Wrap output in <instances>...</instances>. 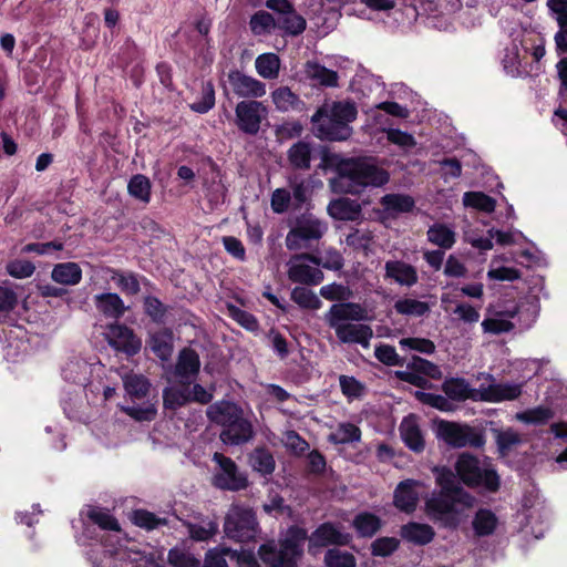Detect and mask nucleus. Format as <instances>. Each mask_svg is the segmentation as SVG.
I'll use <instances>...</instances> for the list:
<instances>
[{"label": "nucleus", "instance_id": "9b49d317", "mask_svg": "<svg viewBox=\"0 0 567 567\" xmlns=\"http://www.w3.org/2000/svg\"><path fill=\"white\" fill-rule=\"evenodd\" d=\"M437 435L453 447H481L485 443L484 436L475 429L446 421L439 423Z\"/></svg>", "mask_w": 567, "mask_h": 567}, {"label": "nucleus", "instance_id": "e433bc0d", "mask_svg": "<svg viewBox=\"0 0 567 567\" xmlns=\"http://www.w3.org/2000/svg\"><path fill=\"white\" fill-rule=\"evenodd\" d=\"M361 440V430L348 422L339 423L329 434V442L333 444H349Z\"/></svg>", "mask_w": 567, "mask_h": 567}, {"label": "nucleus", "instance_id": "6ab92c4d", "mask_svg": "<svg viewBox=\"0 0 567 567\" xmlns=\"http://www.w3.org/2000/svg\"><path fill=\"white\" fill-rule=\"evenodd\" d=\"M254 435L251 422L244 416V412L233 420L220 433L224 443L239 445L248 442Z\"/></svg>", "mask_w": 567, "mask_h": 567}, {"label": "nucleus", "instance_id": "20e7f679", "mask_svg": "<svg viewBox=\"0 0 567 567\" xmlns=\"http://www.w3.org/2000/svg\"><path fill=\"white\" fill-rule=\"evenodd\" d=\"M357 117V109L350 102L324 103L312 115L313 133L320 140L343 141L351 135L350 123Z\"/></svg>", "mask_w": 567, "mask_h": 567}, {"label": "nucleus", "instance_id": "4d7b16f0", "mask_svg": "<svg viewBox=\"0 0 567 567\" xmlns=\"http://www.w3.org/2000/svg\"><path fill=\"white\" fill-rule=\"evenodd\" d=\"M249 24L254 34L261 35L270 33L276 27V21L269 12L258 11L251 17Z\"/></svg>", "mask_w": 567, "mask_h": 567}, {"label": "nucleus", "instance_id": "72a5a7b5", "mask_svg": "<svg viewBox=\"0 0 567 567\" xmlns=\"http://www.w3.org/2000/svg\"><path fill=\"white\" fill-rule=\"evenodd\" d=\"M95 306L100 312L110 318H118L125 311L123 300L112 292L95 296Z\"/></svg>", "mask_w": 567, "mask_h": 567}, {"label": "nucleus", "instance_id": "6e6d98bb", "mask_svg": "<svg viewBox=\"0 0 567 567\" xmlns=\"http://www.w3.org/2000/svg\"><path fill=\"white\" fill-rule=\"evenodd\" d=\"M250 462L254 470L264 475L271 474L275 470V460L272 455L264 449L255 450L250 456Z\"/></svg>", "mask_w": 567, "mask_h": 567}, {"label": "nucleus", "instance_id": "4c0bfd02", "mask_svg": "<svg viewBox=\"0 0 567 567\" xmlns=\"http://www.w3.org/2000/svg\"><path fill=\"white\" fill-rule=\"evenodd\" d=\"M384 209L391 214L409 213L414 208V199L409 195L388 194L382 197Z\"/></svg>", "mask_w": 567, "mask_h": 567}, {"label": "nucleus", "instance_id": "680f3d73", "mask_svg": "<svg viewBox=\"0 0 567 567\" xmlns=\"http://www.w3.org/2000/svg\"><path fill=\"white\" fill-rule=\"evenodd\" d=\"M522 442L520 435L513 429L496 432V443L502 455H506Z\"/></svg>", "mask_w": 567, "mask_h": 567}, {"label": "nucleus", "instance_id": "864d4df0", "mask_svg": "<svg viewBox=\"0 0 567 567\" xmlns=\"http://www.w3.org/2000/svg\"><path fill=\"white\" fill-rule=\"evenodd\" d=\"M498 258L494 257L491 260L489 270L487 271V278L491 280L498 281H514L520 277L518 269L513 267H504L498 265Z\"/></svg>", "mask_w": 567, "mask_h": 567}, {"label": "nucleus", "instance_id": "412c9836", "mask_svg": "<svg viewBox=\"0 0 567 567\" xmlns=\"http://www.w3.org/2000/svg\"><path fill=\"white\" fill-rule=\"evenodd\" d=\"M400 435L410 450L417 453L424 450V436L415 415L411 414L402 420L400 424Z\"/></svg>", "mask_w": 567, "mask_h": 567}, {"label": "nucleus", "instance_id": "f257e3e1", "mask_svg": "<svg viewBox=\"0 0 567 567\" xmlns=\"http://www.w3.org/2000/svg\"><path fill=\"white\" fill-rule=\"evenodd\" d=\"M434 473L441 491L426 499L425 512L434 522L456 527L475 506V497L457 484L450 468L435 467Z\"/></svg>", "mask_w": 567, "mask_h": 567}, {"label": "nucleus", "instance_id": "0e129e2a", "mask_svg": "<svg viewBox=\"0 0 567 567\" xmlns=\"http://www.w3.org/2000/svg\"><path fill=\"white\" fill-rule=\"evenodd\" d=\"M402 350L417 351L421 353H433L435 350L434 343L425 338H403L399 341Z\"/></svg>", "mask_w": 567, "mask_h": 567}, {"label": "nucleus", "instance_id": "5fc2aeb1", "mask_svg": "<svg viewBox=\"0 0 567 567\" xmlns=\"http://www.w3.org/2000/svg\"><path fill=\"white\" fill-rule=\"evenodd\" d=\"M164 405L167 409L175 410L190 401V392L184 388H166L163 392Z\"/></svg>", "mask_w": 567, "mask_h": 567}, {"label": "nucleus", "instance_id": "a19ab883", "mask_svg": "<svg viewBox=\"0 0 567 567\" xmlns=\"http://www.w3.org/2000/svg\"><path fill=\"white\" fill-rule=\"evenodd\" d=\"M427 238L432 244L450 249L455 243V233L446 225L435 224L429 228Z\"/></svg>", "mask_w": 567, "mask_h": 567}, {"label": "nucleus", "instance_id": "69168bd1", "mask_svg": "<svg viewBox=\"0 0 567 567\" xmlns=\"http://www.w3.org/2000/svg\"><path fill=\"white\" fill-rule=\"evenodd\" d=\"M228 312L229 316L245 329L249 331H257L259 329V323L251 313L233 305L228 306Z\"/></svg>", "mask_w": 567, "mask_h": 567}, {"label": "nucleus", "instance_id": "a18cd8bd", "mask_svg": "<svg viewBox=\"0 0 567 567\" xmlns=\"http://www.w3.org/2000/svg\"><path fill=\"white\" fill-rule=\"evenodd\" d=\"M123 383L126 393L132 399H142L146 396L150 390V383L147 379L140 374H126L123 378Z\"/></svg>", "mask_w": 567, "mask_h": 567}, {"label": "nucleus", "instance_id": "423d86ee", "mask_svg": "<svg viewBox=\"0 0 567 567\" xmlns=\"http://www.w3.org/2000/svg\"><path fill=\"white\" fill-rule=\"evenodd\" d=\"M455 470L464 484L480 486L494 492L499 486V477L487 458L480 460L471 454L458 456Z\"/></svg>", "mask_w": 567, "mask_h": 567}, {"label": "nucleus", "instance_id": "0eeeda50", "mask_svg": "<svg viewBox=\"0 0 567 567\" xmlns=\"http://www.w3.org/2000/svg\"><path fill=\"white\" fill-rule=\"evenodd\" d=\"M113 545H107L109 556L93 561L94 567H166L163 557H155L153 554L144 555L132 544L130 547L113 549Z\"/></svg>", "mask_w": 567, "mask_h": 567}, {"label": "nucleus", "instance_id": "473e14b6", "mask_svg": "<svg viewBox=\"0 0 567 567\" xmlns=\"http://www.w3.org/2000/svg\"><path fill=\"white\" fill-rule=\"evenodd\" d=\"M200 367L198 354L192 349H183L179 352L178 361L175 368V373L182 380L197 374Z\"/></svg>", "mask_w": 567, "mask_h": 567}, {"label": "nucleus", "instance_id": "de8ad7c7", "mask_svg": "<svg viewBox=\"0 0 567 567\" xmlns=\"http://www.w3.org/2000/svg\"><path fill=\"white\" fill-rule=\"evenodd\" d=\"M132 522L142 528L152 530L167 524V518L157 516L145 509H136L132 514Z\"/></svg>", "mask_w": 567, "mask_h": 567}, {"label": "nucleus", "instance_id": "f3484780", "mask_svg": "<svg viewBox=\"0 0 567 567\" xmlns=\"http://www.w3.org/2000/svg\"><path fill=\"white\" fill-rule=\"evenodd\" d=\"M233 92L239 97L257 99L266 94V84L238 70L227 75Z\"/></svg>", "mask_w": 567, "mask_h": 567}, {"label": "nucleus", "instance_id": "f8f14e48", "mask_svg": "<svg viewBox=\"0 0 567 567\" xmlns=\"http://www.w3.org/2000/svg\"><path fill=\"white\" fill-rule=\"evenodd\" d=\"M89 518L99 525L102 529L111 532L103 538V553L101 557H96L94 561L109 556L107 545L112 544L113 549H120L121 547H130L132 544L121 537V528L118 522L110 514L109 511L103 508H90L87 512Z\"/></svg>", "mask_w": 567, "mask_h": 567}, {"label": "nucleus", "instance_id": "b1692460", "mask_svg": "<svg viewBox=\"0 0 567 567\" xmlns=\"http://www.w3.org/2000/svg\"><path fill=\"white\" fill-rule=\"evenodd\" d=\"M385 278L392 279L401 286L411 287L417 282L415 268L400 260H390L384 265Z\"/></svg>", "mask_w": 567, "mask_h": 567}, {"label": "nucleus", "instance_id": "37998d69", "mask_svg": "<svg viewBox=\"0 0 567 567\" xmlns=\"http://www.w3.org/2000/svg\"><path fill=\"white\" fill-rule=\"evenodd\" d=\"M443 390L445 394L457 401H463L466 399L473 400V394L475 389H471L468 383L463 379H450L443 383Z\"/></svg>", "mask_w": 567, "mask_h": 567}, {"label": "nucleus", "instance_id": "1a4fd4ad", "mask_svg": "<svg viewBox=\"0 0 567 567\" xmlns=\"http://www.w3.org/2000/svg\"><path fill=\"white\" fill-rule=\"evenodd\" d=\"M327 230L328 226L324 221L313 215H302L288 231L285 239L286 247L289 250L307 249L312 241L320 240Z\"/></svg>", "mask_w": 567, "mask_h": 567}, {"label": "nucleus", "instance_id": "c756f323", "mask_svg": "<svg viewBox=\"0 0 567 567\" xmlns=\"http://www.w3.org/2000/svg\"><path fill=\"white\" fill-rule=\"evenodd\" d=\"M148 347L152 352L162 361H167L173 353V333L168 329L150 334Z\"/></svg>", "mask_w": 567, "mask_h": 567}, {"label": "nucleus", "instance_id": "7ed1b4c3", "mask_svg": "<svg viewBox=\"0 0 567 567\" xmlns=\"http://www.w3.org/2000/svg\"><path fill=\"white\" fill-rule=\"evenodd\" d=\"M389 173L369 158H343L337 164V176L330 181L336 193L359 194L365 187H381L389 182Z\"/></svg>", "mask_w": 567, "mask_h": 567}, {"label": "nucleus", "instance_id": "4be33fe9", "mask_svg": "<svg viewBox=\"0 0 567 567\" xmlns=\"http://www.w3.org/2000/svg\"><path fill=\"white\" fill-rule=\"evenodd\" d=\"M303 75L312 85L327 87H334L338 85V73L315 61H308L305 63Z\"/></svg>", "mask_w": 567, "mask_h": 567}, {"label": "nucleus", "instance_id": "393cba45", "mask_svg": "<svg viewBox=\"0 0 567 567\" xmlns=\"http://www.w3.org/2000/svg\"><path fill=\"white\" fill-rule=\"evenodd\" d=\"M244 411L237 404L229 401H218L207 409L208 419L223 427L236 420Z\"/></svg>", "mask_w": 567, "mask_h": 567}, {"label": "nucleus", "instance_id": "e2e57ef3", "mask_svg": "<svg viewBox=\"0 0 567 567\" xmlns=\"http://www.w3.org/2000/svg\"><path fill=\"white\" fill-rule=\"evenodd\" d=\"M279 23L290 34L297 35L306 29V20L292 9L281 16Z\"/></svg>", "mask_w": 567, "mask_h": 567}, {"label": "nucleus", "instance_id": "2eb2a0df", "mask_svg": "<svg viewBox=\"0 0 567 567\" xmlns=\"http://www.w3.org/2000/svg\"><path fill=\"white\" fill-rule=\"evenodd\" d=\"M523 383L492 382L481 384L473 394L474 401L502 402L516 400L522 394Z\"/></svg>", "mask_w": 567, "mask_h": 567}, {"label": "nucleus", "instance_id": "8fccbe9b", "mask_svg": "<svg viewBox=\"0 0 567 567\" xmlns=\"http://www.w3.org/2000/svg\"><path fill=\"white\" fill-rule=\"evenodd\" d=\"M497 525L496 516L488 509H480L474 518L473 526L480 536L492 534Z\"/></svg>", "mask_w": 567, "mask_h": 567}, {"label": "nucleus", "instance_id": "39448f33", "mask_svg": "<svg viewBox=\"0 0 567 567\" xmlns=\"http://www.w3.org/2000/svg\"><path fill=\"white\" fill-rule=\"evenodd\" d=\"M306 539L307 530L292 526L282 535L280 549H277L274 542H269L260 546L259 557L266 567H296V560L303 553Z\"/></svg>", "mask_w": 567, "mask_h": 567}, {"label": "nucleus", "instance_id": "2f4dec72", "mask_svg": "<svg viewBox=\"0 0 567 567\" xmlns=\"http://www.w3.org/2000/svg\"><path fill=\"white\" fill-rule=\"evenodd\" d=\"M434 535L433 528L427 524L411 522L401 528V536L415 545L429 544Z\"/></svg>", "mask_w": 567, "mask_h": 567}, {"label": "nucleus", "instance_id": "cd10ccee", "mask_svg": "<svg viewBox=\"0 0 567 567\" xmlns=\"http://www.w3.org/2000/svg\"><path fill=\"white\" fill-rule=\"evenodd\" d=\"M51 279L59 285L75 286L82 280V269L73 261L56 264L51 271Z\"/></svg>", "mask_w": 567, "mask_h": 567}, {"label": "nucleus", "instance_id": "6e6552de", "mask_svg": "<svg viewBox=\"0 0 567 567\" xmlns=\"http://www.w3.org/2000/svg\"><path fill=\"white\" fill-rule=\"evenodd\" d=\"M224 532L227 537L237 542H249L257 537L259 525L251 508L234 504L228 509Z\"/></svg>", "mask_w": 567, "mask_h": 567}, {"label": "nucleus", "instance_id": "bf43d9fd", "mask_svg": "<svg viewBox=\"0 0 567 567\" xmlns=\"http://www.w3.org/2000/svg\"><path fill=\"white\" fill-rule=\"evenodd\" d=\"M324 563L328 567H355V558L349 551L333 548L324 555Z\"/></svg>", "mask_w": 567, "mask_h": 567}, {"label": "nucleus", "instance_id": "aec40b11", "mask_svg": "<svg viewBox=\"0 0 567 567\" xmlns=\"http://www.w3.org/2000/svg\"><path fill=\"white\" fill-rule=\"evenodd\" d=\"M421 482L406 480L401 482L394 491V505L405 513H412L419 502Z\"/></svg>", "mask_w": 567, "mask_h": 567}, {"label": "nucleus", "instance_id": "f03ea898", "mask_svg": "<svg viewBox=\"0 0 567 567\" xmlns=\"http://www.w3.org/2000/svg\"><path fill=\"white\" fill-rule=\"evenodd\" d=\"M369 319L367 308L357 302L333 303L324 315L326 322L341 343L360 344L365 349L370 347L373 330L361 321Z\"/></svg>", "mask_w": 567, "mask_h": 567}, {"label": "nucleus", "instance_id": "338daca9", "mask_svg": "<svg viewBox=\"0 0 567 567\" xmlns=\"http://www.w3.org/2000/svg\"><path fill=\"white\" fill-rule=\"evenodd\" d=\"M168 561L173 567H199V560L181 548L168 551Z\"/></svg>", "mask_w": 567, "mask_h": 567}, {"label": "nucleus", "instance_id": "f704fd0d", "mask_svg": "<svg viewBox=\"0 0 567 567\" xmlns=\"http://www.w3.org/2000/svg\"><path fill=\"white\" fill-rule=\"evenodd\" d=\"M280 59L275 53H262L255 60L257 73L266 80H275L279 76Z\"/></svg>", "mask_w": 567, "mask_h": 567}, {"label": "nucleus", "instance_id": "9d476101", "mask_svg": "<svg viewBox=\"0 0 567 567\" xmlns=\"http://www.w3.org/2000/svg\"><path fill=\"white\" fill-rule=\"evenodd\" d=\"M213 460L217 464L213 475V485L215 487L225 491H240L247 487V476L239 471L231 458L216 452Z\"/></svg>", "mask_w": 567, "mask_h": 567}, {"label": "nucleus", "instance_id": "bb28decb", "mask_svg": "<svg viewBox=\"0 0 567 567\" xmlns=\"http://www.w3.org/2000/svg\"><path fill=\"white\" fill-rule=\"evenodd\" d=\"M328 214L339 220H355L360 217L361 206L350 198H338L329 203Z\"/></svg>", "mask_w": 567, "mask_h": 567}, {"label": "nucleus", "instance_id": "774afa93", "mask_svg": "<svg viewBox=\"0 0 567 567\" xmlns=\"http://www.w3.org/2000/svg\"><path fill=\"white\" fill-rule=\"evenodd\" d=\"M35 266L28 260H13L7 265V271L11 277L23 279L33 275Z\"/></svg>", "mask_w": 567, "mask_h": 567}, {"label": "nucleus", "instance_id": "dca6fc26", "mask_svg": "<svg viewBox=\"0 0 567 567\" xmlns=\"http://www.w3.org/2000/svg\"><path fill=\"white\" fill-rule=\"evenodd\" d=\"M236 123L243 132L256 134L260 128V123L267 114V109L261 102L241 101L236 105Z\"/></svg>", "mask_w": 567, "mask_h": 567}, {"label": "nucleus", "instance_id": "09e8293b", "mask_svg": "<svg viewBox=\"0 0 567 567\" xmlns=\"http://www.w3.org/2000/svg\"><path fill=\"white\" fill-rule=\"evenodd\" d=\"M463 204L484 213H492L495 209V200L482 192H467L463 196Z\"/></svg>", "mask_w": 567, "mask_h": 567}, {"label": "nucleus", "instance_id": "7c9ffc66", "mask_svg": "<svg viewBox=\"0 0 567 567\" xmlns=\"http://www.w3.org/2000/svg\"><path fill=\"white\" fill-rule=\"evenodd\" d=\"M272 102L280 112L302 111L305 103L288 86H280L271 93Z\"/></svg>", "mask_w": 567, "mask_h": 567}, {"label": "nucleus", "instance_id": "a211bd4d", "mask_svg": "<svg viewBox=\"0 0 567 567\" xmlns=\"http://www.w3.org/2000/svg\"><path fill=\"white\" fill-rule=\"evenodd\" d=\"M106 337L113 348L130 355L136 354L141 350V340L125 326L111 324L107 329Z\"/></svg>", "mask_w": 567, "mask_h": 567}, {"label": "nucleus", "instance_id": "a878e982", "mask_svg": "<svg viewBox=\"0 0 567 567\" xmlns=\"http://www.w3.org/2000/svg\"><path fill=\"white\" fill-rule=\"evenodd\" d=\"M517 310H508L504 312H495L486 317L482 321V329L485 333L501 334L509 332L514 329L512 319L516 316Z\"/></svg>", "mask_w": 567, "mask_h": 567}, {"label": "nucleus", "instance_id": "3c124183", "mask_svg": "<svg viewBox=\"0 0 567 567\" xmlns=\"http://www.w3.org/2000/svg\"><path fill=\"white\" fill-rule=\"evenodd\" d=\"M218 532V524L214 520L206 519L197 524L188 525V533L194 540L206 542L215 536Z\"/></svg>", "mask_w": 567, "mask_h": 567}, {"label": "nucleus", "instance_id": "49530a36", "mask_svg": "<svg viewBox=\"0 0 567 567\" xmlns=\"http://www.w3.org/2000/svg\"><path fill=\"white\" fill-rule=\"evenodd\" d=\"M554 416L551 409L547 406H537L523 412H518L515 419L525 424H544Z\"/></svg>", "mask_w": 567, "mask_h": 567}, {"label": "nucleus", "instance_id": "c03bdc74", "mask_svg": "<svg viewBox=\"0 0 567 567\" xmlns=\"http://www.w3.org/2000/svg\"><path fill=\"white\" fill-rule=\"evenodd\" d=\"M128 194L143 202L148 203L151 200V182L142 174H136L131 177L127 185Z\"/></svg>", "mask_w": 567, "mask_h": 567}, {"label": "nucleus", "instance_id": "c85d7f7f", "mask_svg": "<svg viewBox=\"0 0 567 567\" xmlns=\"http://www.w3.org/2000/svg\"><path fill=\"white\" fill-rule=\"evenodd\" d=\"M408 368L411 369L412 372H404L408 375L406 380L417 386H421L425 382V379L419 375L417 372L431 378H437L440 375V370L435 364L420 357H413Z\"/></svg>", "mask_w": 567, "mask_h": 567}, {"label": "nucleus", "instance_id": "13d9d810", "mask_svg": "<svg viewBox=\"0 0 567 567\" xmlns=\"http://www.w3.org/2000/svg\"><path fill=\"white\" fill-rule=\"evenodd\" d=\"M291 299L301 308L316 310L321 307V301L318 296L305 287H296L291 291Z\"/></svg>", "mask_w": 567, "mask_h": 567}, {"label": "nucleus", "instance_id": "052dcab7", "mask_svg": "<svg viewBox=\"0 0 567 567\" xmlns=\"http://www.w3.org/2000/svg\"><path fill=\"white\" fill-rule=\"evenodd\" d=\"M320 295L327 300L339 301L338 303L348 300L352 296L349 287L340 284H330L320 288Z\"/></svg>", "mask_w": 567, "mask_h": 567}, {"label": "nucleus", "instance_id": "603ef678", "mask_svg": "<svg viewBox=\"0 0 567 567\" xmlns=\"http://www.w3.org/2000/svg\"><path fill=\"white\" fill-rule=\"evenodd\" d=\"M502 64L504 71L511 76H517L520 72V58L519 47L516 42H513L509 47L504 50L502 58Z\"/></svg>", "mask_w": 567, "mask_h": 567}, {"label": "nucleus", "instance_id": "ea45409f", "mask_svg": "<svg viewBox=\"0 0 567 567\" xmlns=\"http://www.w3.org/2000/svg\"><path fill=\"white\" fill-rule=\"evenodd\" d=\"M394 310L406 317H422L430 311L429 303L413 298H400L394 303Z\"/></svg>", "mask_w": 567, "mask_h": 567}, {"label": "nucleus", "instance_id": "58836bf2", "mask_svg": "<svg viewBox=\"0 0 567 567\" xmlns=\"http://www.w3.org/2000/svg\"><path fill=\"white\" fill-rule=\"evenodd\" d=\"M361 537H372L381 527V520L374 514L363 512L358 514L352 523Z\"/></svg>", "mask_w": 567, "mask_h": 567}, {"label": "nucleus", "instance_id": "ddd939ff", "mask_svg": "<svg viewBox=\"0 0 567 567\" xmlns=\"http://www.w3.org/2000/svg\"><path fill=\"white\" fill-rule=\"evenodd\" d=\"M288 277L293 282L318 285L323 272L317 266V257L308 254L296 255L287 264Z\"/></svg>", "mask_w": 567, "mask_h": 567}, {"label": "nucleus", "instance_id": "5701e85b", "mask_svg": "<svg viewBox=\"0 0 567 567\" xmlns=\"http://www.w3.org/2000/svg\"><path fill=\"white\" fill-rule=\"evenodd\" d=\"M103 370L101 365H92L81 360H72L65 364L62 370L64 381L75 384L80 388L87 377L99 373Z\"/></svg>", "mask_w": 567, "mask_h": 567}, {"label": "nucleus", "instance_id": "c9c22d12", "mask_svg": "<svg viewBox=\"0 0 567 567\" xmlns=\"http://www.w3.org/2000/svg\"><path fill=\"white\" fill-rule=\"evenodd\" d=\"M107 272L110 275L109 280L112 281L123 293L136 295L140 291V282L136 275L133 272L114 269H109Z\"/></svg>", "mask_w": 567, "mask_h": 567}, {"label": "nucleus", "instance_id": "79ce46f5", "mask_svg": "<svg viewBox=\"0 0 567 567\" xmlns=\"http://www.w3.org/2000/svg\"><path fill=\"white\" fill-rule=\"evenodd\" d=\"M290 164L300 169H307L310 166L311 147L306 142H297L288 151Z\"/></svg>", "mask_w": 567, "mask_h": 567}, {"label": "nucleus", "instance_id": "4468645a", "mask_svg": "<svg viewBox=\"0 0 567 567\" xmlns=\"http://www.w3.org/2000/svg\"><path fill=\"white\" fill-rule=\"evenodd\" d=\"M352 540L349 533H343L331 523L321 524L309 537L308 550L316 555L321 547L329 545L346 546Z\"/></svg>", "mask_w": 567, "mask_h": 567}]
</instances>
